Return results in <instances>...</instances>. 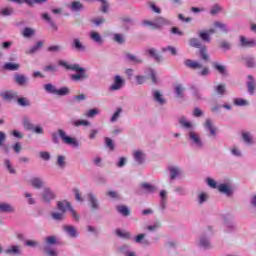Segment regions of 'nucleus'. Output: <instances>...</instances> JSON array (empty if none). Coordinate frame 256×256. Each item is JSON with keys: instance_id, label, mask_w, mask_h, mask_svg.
Listing matches in <instances>:
<instances>
[{"instance_id": "f257e3e1", "label": "nucleus", "mask_w": 256, "mask_h": 256, "mask_svg": "<svg viewBox=\"0 0 256 256\" xmlns=\"http://www.w3.org/2000/svg\"><path fill=\"white\" fill-rule=\"evenodd\" d=\"M142 23L145 27H151V29H163V27H170V25H173V22L163 17H159L154 21L144 20Z\"/></svg>"}, {"instance_id": "f03ea898", "label": "nucleus", "mask_w": 256, "mask_h": 256, "mask_svg": "<svg viewBox=\"0 0 256 256\" xmlns=\"http://www.w3.org/2000/svg\"><path fill=\"white\" fill-rule=\"evenodd\" d=\"M44 89L46 93H49L50 95H58V97H65V95H69V93H71L69 87H62L58 89L51 83L45 84Z\"/></svg>"}, {"instance_id": "7ed1b4c3", "label": "nucleus", "mask_w": 256, "mask_h": 256, "mask_svg": "<svg viewBox=\"0 0 256 256\" xmlns=\"http://www.w3.org/2000/svg\"><path fill=\"white\" fill-rule=\"evenodd\" d=\"M22 125L26 131H31L32 133H35L36 135H43L45 133V130L41 125H36L31 122V119L29 117L24 116L22 118Z\"/></svg>"}, {"instance_id": "20e7f679", "label": "nucleus", "mask_w": 256, "mask_h": 256, "mask_svg": "<svg viewBox=\"0 0 256 256\" xmlns=\"http://www.w3.org/2000/svg\"><path fill=\"white\" fill-rule=\"evenodd\" d=\"M58 135L60 139H62V143H64V145H69V147L74 148L79 147V141H77V138L67 135V132H65V130L59 129Z\"/></svg>"}, {"instance_id": "39448f33", "label": "nucleus", "mask_w": 256, "mask_h": 256, "mask_svg": "<svg viewBox=\"0 0 256 256\" xmlns=\"http://www.w3.org/2000/svg\"><path fill=\"white\" fill-rule=\"evenodd\" d=\"M188 139L193 147L196 149H203L204 144L199 133L195 132L194 130H190L188 132Z\"/></svg>"}, {"instance_id": "423d86ee", "label": "nucleus", "mask_w": 256, "mask_h": 256, "mask_svg": "<svg viewBox=\"0 0 256 256\" xmlns=\"http://www.w3.org/2000/svg\"><path fill=\"white\" fill-rule=\"evenodd\" d=\"M57 207H58L59 211H61V213H64V214H65V211H67V209H68L70 211L73 219H75V221H79V214H77L75 209H73V207H71V203H69L68 201L58 202Z\"/></svg>"}, {"instance_id": "0eeeda50", "label": "nucleus", "mask_w": 256, "mask_h": 256, "mask_svg": "<svg viewBox=\"0 0 256 256\" xmlns=\"http://www.w3.org/2000/svg\"><path fill=\"white\" fill-rule=\"evenodd\" d=\"M72 71H75L76 74L70 75L71 81L79 83V81H85V79H87L85 68L81 67L79 64L76 66V69H73Z\"/></svg>"}, {"instance_id": "6e6552de", "label": "nucleus", "mask_w": 256, "mask_h": 256, "mask_svg": "<svg viewBox=\"0 0 256 256\" xmlns=\"http://www.w3.org/2000/svg\"><path fill=\"white\" fill-rule=\"evenodd\" d=\"M53 245H57V237L55 236L46 237L44 250L48 256H57V252H55V250L50 248Z\"/></svg>"}, {"instance_id": "1a4fd4ad", "label": "nucleus", "mask_w": 256, "mask_h": 256, "mask_svg": "<svg viewBox=\"0 0 256 256\" xmlns=\"http://www.w3.org/2000/svg\"><path fill=\"white\" fill-rule=\"evenodd\" d=\"M55 197V192L49 187L44 188L41 192V199L44 203H51Z\"/></svg>"}, {"instance_id": "9d476101", "label": "nucleus", "mask_w": 256, "mask_h": 256, "mask_svg": "<svg viewBox=\"0 0 256 256\" xmlns=\"http://www.w3.org/2000/svg\"><path fill=\"white\" fill-rule=\"evenodd\" d=\"M87 199L92 211H99V209H101V204L99 203V199L92 192H89L87 194Z\"/></svg>"}, {"instance_id": "9b49d317", "label": "nucleus", "mask_w": 256, "mask_h": 256, "mask_svg": "<svg viewBox=\"0 0 256 256\" xmlns=\"http://www.w3.org/2000/svg\"><path fill=\"white\" fill-rule=\"evenodd\" d=\"M168 171L170 181H175V179H179L183 175V170L179 166H169Z\"/></svg>"}, {"instance_id": "f8f14e48", "label": "nucleus", "mask_w": 256, "mask_h": 256, "mask_svg": "<svg viewBox=\"0 0 256 256\" xmlns=\"http://www.w3.org/2000/svg\"><path fill=\"white\" fill-rule=\"evenodd\" d=\"M204 129H205V131H207L209 133L210 137H216L217 127H215L213 120L207 118L204 123Z\"/></svg>"}, {"instance_id": "ddd939ff", "label": "nucleus", "mask_w": 256, "mask_h": 256, "mask_svg": "<svg viewBox=\"0 0 256 256\" xmlns=\"http://www.w3.org/2000/svg\"><path fill=\"white\" fill-rule=\"evenodd\" d=\"M125 85V80L119 76L116 75L114 77V83L110 86V91H119L120 89H123V86Z\"/></svg>"}, {"instance_id": "4468645a", "label": "nucleus", "mask_w": 256, "mask_h": 256, "mask_svg": "<svg viewBox=\"0 0 256 256\" xmlns=\"http://www.w3.org/2000/svg\"><path fill=\"white\" fill-rule=\"evenodd\" d=\"M218 191L220 193H222L223 195H226V197H231V195H233V188L231 187V184H229V183L219 184Z\"/></svg>"}, {"instance_id": "2eb2a0df", "label": "nucleus", "mask_w": 256, "mask_h": 256, "mask_svg": "<svg viewBox=\"0 0 256 256\" xmlns=\"http://www.w3.org/2000/svg\"><path fill=\"white\" fill-rule=\"evenodd\" d=\"M133 158L138 165H143L145 163V153L141 150H135L133 152Z\"/></svg>"}, {"instance_id": "dca6fc26", "label": "nucleus", "mask_w": 256, "mask_h": 256, "mask_svg": "<svg viewBox=\"0 0 256 256\" xmlns=\"http://www.w3.org/2000/svg\"><path fill=\"white\" fill-rule=\"evenodd\" d=\"M152 97H153L154 101L156 103H158V105H165V103H167V100L165 99L163 94H161V92L159 90H154L152 92Z\"/></svg>"}, {"instance_id": "f3484780", "label": "nucleus", "mask_w": 256, "mask_h": 256, "mask_svg": "<svg viewBox=\"0 0 256 256\" xmlns=\"http://www.w3.org/2000/svg\"><path fill=\"white\" fill-rule=\"evenodd\" d=\"M213 67L222 77H227L229 75V72L227 71V66L214 62Z\"/></svg>"}, {"instance_id": "a211bd4d", "label": "nucleus", "mask_w": 256, "mask_h": 256, "mask_svg": "<svg viewBox=\"0 0 256 256\" xmlns=\"http://www.w3.org/2000/svg\"><path fill=\"white\" fill-rule=\"evenodd\" d=\"M63 231L72 239H75L78 235L77 228L71 225L63 226Z\"/></svg>"}, {"instance_id": "6ab92c4d", "label": "nucleus", "mask_w": 256, "mask_h": 256, "mask_svg": "<svg viewBox=\"0 0 256 256\" xmlns=\"http://www.w3.org/2000/svg\"><path fill=\"white\" fill-rule=\"evenodd\" d=\"M240 45L241 47H256V40L240 36Z\"/></svg>"}, {"instance_id": "aec40b11", "label": "nucleus", "mask_w": 256, "mask_h": 256, "mask_svg": "<svg viewBox=\"0 0 256 256\" xmlns=\"http://www.w3.org/2000/svg\"><path fill=\"white\" fill-rule=\"evenodd\" d=\"M179 123L183 129H188L189 131H193V129H195V125L187 120L185 116L180 117Z\"/></svg>"}, {"instance_id": "412c9836", "label": "nucleus", "mask_w": 256, "mask_h": 256, "mask_svg": "<svg viewBox=\"0 0 256 256\" xmlns=\"http://www.w3.org/2000/svg\"><path fill=\"white\" fill-rule=\"evenodd\" d=\"M198 245L202 249H211V240H209V238H207L205 235L200 236Z\"/></svg>"}, {"instance_id": "4be33fe9", "label": "nucleus", "mask_w": 256, "mask_h": 256, "mask_svg": "<svg viewBox=\"0 0 256 256\" xmlns=\"http://www.w3.org/2000/svg\"><path fill=\"white\" fill-rule=\"evenodd\" d=\"M14 81L17 83V85H20L21 87L27 85V82L29 81V78L23 74H15L14 75Z\"/></svg>"}, {"instance_id": "5701e85b", "label": "nucleus", "mask_w": 256, "mask_h": 256, "mask_svg": "<svg viewBox=\"0 0 256 256\" xmlns=\"http://www.w3.org/2000/svg\"><path fill=\"white\" fill-rule=\"evenodd\" d=\"M72 48L75 49L76 51H85L87 47L81 42V39L79 38H74L71 44Z\"/></svg>"}, {"instance_id": "b1692460", "label": "nucleus", "mask_w": 256, "mask_h": 256, "mask_svg": "<svg viewBox=\"0 0 256 256\" xmlns=\"http://www.w3.org/2000/svg\"><path fill=\"white\" fill-rule=\"evenodd\" d=\"M0 213H15V207L9 203H0Z\"/></svg>"}, {"instance_id": "393cba45", "label": "nucleus", "mask_w": 256, "mask_h": 256, "mask_svg": "<svg viewBox=\"0 0 256 256\" xmlns=\"http://www.w3.org/2000/svg\"><path fill=\"white\" fill-rule=\"evenodd\" d=\"M243 61L246 67H248L249 69H253L256 67V60L253 56H245L243 57Z\"/></svg>"}, {"instance_id": "a878e982", "label": "nucleus", "mask_w": 256, "mask_h": 256, "mask_svg": "<svg viewBox=\"0 0 256 256\" xmlns=\"http://www.w3.org/2000/svg\"><path fill=\"white\" fill-rule=\"evenodd\" d=\"M247 79H248V81H247L248 93H250V95H254L255 94V79L251 75H249L247 77Z\"/></svg>"}, {"instance_id": "bb28decb", "label": "nucleus", "mask_w": 256, "mask_h": 256, "mask_svg": "<svg viewBox=\"0 0 256 256\" xmlns=\"http://www.w3.org/2000/svg\"><path fill=\"white\" fill-rule=\"evenodd\" d=\"M56 165L58 169H65V167H67V157L58 155L56 158Z\"/></svg>"}, {"instance_id": "cd10ccee", "label": "nucleus", "mask_w": 256, "mask_h": 256, "mask_svg": "<svg viewBox=\"0 0 256 256\" xmlns=\"http://www.w3.org/2000/svg\"><path fill=\"white\" fill-rule=\"evenodd\" d=\"M184 65L186 67H188L189 69H201V67H203L201 65V63L197 62V61H193L191 59H187L184 61Z\"/></svg>"}, {"instance_id": "c85d7f7f", "label": "nucleus", "mask_w": 256, "mask_h": 256, "mask_svg": "<svg viewBox=\"0 0 256 256\" xmlns=\"http://www.w3.org/2000/svg\"><path fill=\"white\" fill-rule=\"evenodd\" d=\"M58 65L60 67H64V69H67L68 71H73V69H77L78 64H71L67 62L66 60H59Z\"/></svg>"}, {"instance_id": "c756f323", "label": "nucleus", "mask_w": 256, "mask_h": 256, "mask_svg": "<svg viewBox=\"0 0 256 256\" xmlns=\"http://www.w3.org/2000/svg\"><path fill=\"white\" fill-rule=\"evenodd\" d=\"M121 113H123V108H116V110L110 118V123H117V121H119V119L121 118Z\"/></svg>"}, {"instance_id": "7c9ffc66", "label": "nucleus", "mask_w": 256, "mask_h": 256, "mask_svg": "<svg viewBox=\"0 0 256 256\" xmlns=\"http://www.w3.org/2000/svg\"><path fill=\"white\" fill-rule=\"evenodd\" d=\"M118 213H120V215H122L123 217H129V215H131V210H129V207L125 206V205H119L116 207Z\"/></svg>"}, {"instance_id": "2f4dec72", "label": "nucleus", "mask_w": 256, "mask_h": 256, "mask_svg": "<svg viewBox=\"0 0 256 256\" xmlns=\"http://www.w3.org/2000/svg\"><path fill=\"white\" fill-rule=\"evenodd\" d=\"M141 188L143 191H145V193H155V191H157V187H155V185L149 184L147 182L142 183Z\"/></svg>"}, {"instance_id": "473e14b6", "label": "nucleus", "mask_w": 256, "mask_h": 256, "mask_svg": "<svg viewBox=\"0 0 256 256\" xmlns=\"http://www.w3.org/2000/svg\"><path fill=\"white\" fill-rule=\"evenodd\" d=\"M230 153L232 157H237L238 159H241V157H243V151H241V148H239V146L230 147Z\"/></svg>"}, {"instance_id": "72a5a7b5", "label": "nucleus", "mask_w": 256, "mask_h": 256, "mask_svg": "<svg viewBox=\"0 0 256 256\" xmlns=\"http://www.w3.org/2000/svg\"><path fill=\"white\" fill-rule=\"evenodd\" d=\"M20 67H21V65H19L17 63H11V62L5 63L3 65V69L5 71H19Z\"/></svg>"}, {"instance_id": "f704fd0d", "label": "nucleus", "mask_w": 256, "mask_h": 256, "mask_svg": "<svg viewBox=\"0 0 256 256\" xmlns=\"http://www.w3.org/2000/svg\"><path fill=\"white\" fill-rule=\"evenodd\" d=\"M6 255H19L21 248L17 245H12L5 250Z\"/></svg>"}, {"instance_id": "c9c22d12", "label": "nucleus", "mask_w": 256, "mask_h": 256, "mask_svg": "<svg viewBox=\"0 0 256 256\" xmlns=\"http://www.w3.org/2000/svg\"><path fill=\"white\" fill-rule=\"evenodd\" d=\"M31 185L35 189H41V187H43V185H45V182H43V179H41V178H32Z\"/></svg>"}, {"instance_id": "e433bc0d", "label": "nucleus", "mask_w": 256, "mask_h": 256, "mask_svg": "<svg viewBox=\"0 0 256 256\" xmlns=\"http://www.w3.org/2000/svg\"><path fill=\"white\" fill-rule=\"evenodd\" d=\"M70 9H71V11H74L75 13H77L79 11H83V4H81V2H79V1H74L71 3Z\"/></svg>"}, {"instance_id": "4c0bfd02", "label": "nucleus", "mask_w": 256, "mask_h": 256, "mask_svg": "<svg viewBox=\"0 0 256 256\" xmlns=\"http://www.w3.org/2000/svg\"><path fill=\"white\" fill-rule=\"evenodd\" d=\"M2 97L6 99V101H11L13 99H17V92L7 91L2 94Z\"/></svg>"}, {"instance_id": "58836bf2", "label": "nucleus", "mask_w": 256, "mask_h": 256, "mask_svg": "<svg viewBox=\"0 0 256 256\" xmlns=\"http://www.w3.org/2000/svg\"><path fill=\"white\" fill-rule=\"evenodd\" d=\"M242 139L247 145H253V136L249 132L242 133Z\"/></svg>"}, {"instance_id": "ea45409f", "label": "nucleus", "mask_w": 256, "mask_h": 256, "mask_svg": "<svg viewBox=\"0 0 256 256\" xmlns=\"http://www.w3.org/2000/svg\"><path fill=\"white\" fill-rule=\"evenodd\" d=\"M146 53H148V55L150 57H152L153 59H155V61H161V56L158 55L157 50H155V48H149L146 50Z\"/></svg>"}, {"instance_id": "a19ab883", "label": "nucleus", "mask_w": 256, "mask_h": 256, "mask_svg": "<svg viewBox=\"0 0 256 256\" xmlns=\"http://www.w3.org/2000/svg\"><path fill=\"white\" fill-rule=\"evenodd\" d=\"M96 115H99V109L93 108L86 111L84 117H87V119H93V117H96Z\"/></svg>"}, {"instance_id": "79ce46f5", "label": "nucleus", "mask_w": 256, "mask_h": 256, "mask_svg": "<svg viewBox=\"0 0 256 256\" xmlns=\"http://www.w3.org/2000/svg\"><path fill=\"white\" fill-rule=\"evenodd\" d=\"M135 243H141V245H149V240L145 239V234H139L134 239Z\"/></svg>"}, {"instance_id": "37998d69", "label": "nucleus", "mask_w": 256, "mask_h": 256, "mask_svg": "<svg viewBox=\"0 0 256 256\" xmlns=\"http://www.w3.org/2000/svg\"><path fill=\"white\" fill-rule=\"evenodd\" d=\"M4 165H5V167H6L7 171H8V173H10L11 175H15L16 170H15V168L13 167V164L11 163V160L6 159V160L4 161Z\"/></svg>"}, {"instance_id": "c03bdc74", "label": "nucleus", "mask_w": 256, "mask_h": 256, "mask_svg": "<svg viewBox=\"0 0 256 256\" xmlns=\"http://www.w3.org/2000/svg\"><path fill=\"white\" fill-rule=\"evenodd\" d=\"M90 39H92L94 43H100V44L103 43V38H101V35L99 34V32H91Z\"/></svg>"}, {"instance_id": "a18cd8bd", "label": "nucleus", "mask_w": 256, "mask_h": 256, "mask_svg": "<svg viewBox=\"0 0 256 256\" xmlns=\"http://www.w3.org/2000/svg\"><path fill=\"white\" fill-rule=\"evenodd\" d=\"M234 105H236V107H247V105H249V101L243 98H235Z\"/></svg>"}, {"instance_id": "49530a36", "label": "nucleus", "mask_w": 256, "mask_h": 256, "mask_svg": "<svg viewBox=\"0 0 256 256\" xmlns=\"http://www.w3.org/2000/svg\"><path fill=\"white\" fill-rule=\"evenodd\" d=\"M214 27H215V29H220V31H222V33H228V31H229V28H227V24H225L223 22H215Z\"/></svg>"}, {"instance_id": "de8ad7c7", "label": "nucleus", "mask_w": 256, "mask_h": 256, "mask_svg": "<svg viewBox=\"0 0 256 256\" xmlns=\"http://www.w3.org/2000/svg\"><path fill=\"white\" fill-rule=\"evenodd\" d=\"M72 125H74V127H89L91 125V122H89L88 120H76L72 122Z\"/></svg>"}, {"instance_id": "09e8293b", "label": "nucleus", "mask_w": 256, "mask_h": 256, "mask_svg": "<svg viewBox=\"0 0 256 256\" xmlns=\"http://www.w3.org/2000/svg\"><path fill=\"white\" fill-rule=\"evenodd\" d=\"M208 199H209V194H207L206 192H201L200 194H198L199 205H203V203H207Z\"/></svg>"}, {"instance_id": "8fccbe9b", "label": "nucleus", "mask_w": 256, "mask_h": 256, "mask_svg": "<svg viewBox=\"0 0 256 256\" xmlns=\"http://www.w3.org/2000/svg\"><path fill=\"white\" fill-rule=\"evenodd\" d=\"M148 75L151 78L152 83L157 84L159 83V80L157 79V72L151 68L147 69Z\"/></svg>"}, {"instance_id": "3c124183", "label": "nucleus", "mask_w": 256, "mask_h": 256, "mask_svg": "<svg viewBox=\"0 0 256 256\" xmlns=\"http://www.w3.org/2000/svg\"><path fill=\"white\" fill-rule=\"evenodd\" d=\"M190 47H194L195 49H201V41L199 38H190L189 40Z\"/></svg>"}, {"instance_id": "603ef678", "label": "nucleus", "mask_w": 256, "mask_h": 256, "mask_svg": "<svg viewBox=\"0 0 256 256\" xmlns=\"http://www.w3.org/2000/svg\"><path fill=\"white\" fill-rule=\"evenodd\" d=\"M116 235L122 239H131V233L120 229L116 230Z\"/></svg>"}, {"instance_id": "864d4df0", "label": "nucleus", "mask_w": 256, "mask_h": 256, "mask_svg": "<svg viewBox=\"0 0 256 256\" xmlns=\"http://www.w3.org/2000/svg\"><path fill=\"white\" fill-rule=\"evenodd\" d=\"M51 215L54 221H63V219H65V214L63 212H53Z\"/></svg>"}, {"instance_id": "5fc2aeb1", "label": "nucleus", "mask_w": 256, "mask_h": 256, "mask_svg": "<svg viewBox=\"0 0 256 256\" xmlns=\"http://www.w3.org/2000/svg\"><path fill=\"white\" fill-rule=\"evenodd\" d=\"M215 91L217 93V95H225L226 92V88H225V84H219L215 87Z\"/></svg>"}, {"instance_id": "6e6d98bb", "label": "nucleus", "mask_w": 256, "mask_h": 256, "mask_svg": "<svg viewBox=\"0 0 256 256\" xmlns=\"http://www.w3.org/2000/svg\"><path fill=\"white\" fill-rule=\"evenodd\" d=\"M146 229L151 232L157 231V229H161V222H154L153 224L148 225Z\"/></svg>"}, {"instance_id": "4d7b16f0", "label": "nucleus", "mask_w": 256, "mask_h": 256, "mask_svg": "<svg viewBox=\"0 0 256 256\" xmlns=\"http://www.w3.org/2000/svg\"><path fill=\"white\" fill-rule=\"evenodd\" d=\"M17 102L20 107H29L31 105V102L27 98H18Z\"/></svg>"}, {"instance_id": "13d9d810", "label": "nucleus", "mask_w": 256, "mask_h": 256, "mask_svg": "<svg viewBox=\"0 0 256 256\" xmlns=\"http://www.w3.org/2000/svg\"><path fill=\"white\" fill-rule=\"evenodd\" d=\"M183 91H185V89L181 84L176 85L174 88V92L177 97H183Z\"/></svg>"}, {"instance_id": "bf43d9fd", "label": "nucleus", "mask_w": 256, "mask_h": 256, "mask_svg": "<svg viewBox=\"0 0 256 256\" xmlns=\"http://www.w3.org/2000/svg\"><path fill=\"white\" fill-rule=\"evenodd\" d=\"M48 51H50V53H60V51H63V46L52 45V46L48 47Z\"/></svg>"}, {"instance_id": "052dcab7", "label": "nucleus", "mask_w": 256, "mask_h": 256, "mask_svg": "<svg viewBox=\"0 0 256 256\" xmlns=\"http://www.w3.org/2000/svg\"><path fill=\"white\" fill-rule=\"evenodd\" d=\"M121 251L125 256H137V253H135V251L129 250L127 246H123Z\"/></svg>"}, {"instance_id": "680f3d73", "label": "nucleus", "mask_w": 256, "mask_h": 256, "mask_svg": "<svg viewBox=\"0 0 256 256\" xmlns=\"http://www.w3.org/2000/svg\"><path fill=\"white\" fill-rule=\"evenodd\" d=\"M206 183H207L208 187H211V189H218V187H219L217 185V181H215V179H213V178H207Z\"/></svg>"}, {"instance_id": "e2e57ef3", "label": "nucleus", "mask_w": 256, "mask_h": 256, "mask_svg": "<svg viewBox=\"0 0 256 256\" xmlns=\"http://www.w3.org/2000/svg\"><path fill=\"white\" fill-rule=\"evenodd\" d=\"M24 197H26L28 205H35L36 201L31 193L25 192Z\"/></svg>"}, {"instance_id": "0e129e2a", "label": "nucleus", "mask_w": 256, "mask_h": 256, "mask_svg": "<svg viewBox=\"0 0 256 256\" xmlns=\"http://www.w3.org/2000/svg\"><path fill=\"white\" fill-rule=\"evenodd\" d=\"M35 34V30H33L32 28H24L22 35L23 37H32V35Z\"/></svg>"}, {"instance_id": "69168bd1", "label": "nucleus", "mask_w": 256, "mask_h": 256, "mask_svg": "<svg viewBox=\"0 0 256 256\" xmlns=\"http://www.w3.org/2000/svg\"><path fill=\"white\" fill-rule=\"evenodd\" d=\"M167 51H169V53H171L172 55H177V49L173 46H166L162 48L163 53H167Z\"/></svg>"}, {"instance_id": "338daca9", "label": "nucleus", "mask_w": 256, "mask_h": 256, "mask_svg": "<svg viewBox=\"0 0 256 256\" xmlns=\"http://www.w3.org/2000/svg\"><path fill=\"white\" fill-rule=\"evenodd\" d=\"M114 41L121 45V44L125 43V37H123V35H121V34H114Z\"/></svg>"}, {"instance_id": "774afa93", "label": "nucleus", "mask_w": 256, "mask_h": 256, "mask_svg": "<svg viewBox=\"0 0 256 256\" xmlns=\"http://www.w3.org/2000/svg\"><path fill=\"white\" fill-rule=\"evenodd\" d=\"M221 12V7L219 6V4H215L214 6H212L211 10H210V15H217V13Z\"/></svg>"}]
</instances>
